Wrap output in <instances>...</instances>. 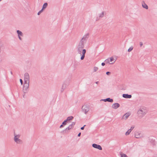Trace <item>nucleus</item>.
I'll return each mask as SVG.
<instances>
[{"instance_id":"f257e3e1","label":"nucleus","mask_w":157,"mask_h":157,"mask_svg":"<svg viewBox=\"0 0 157 157\" xmlns=\"http://www.w3.org/2000/svg\"><path fill=\"white\" fill-rule=\"evenodd\" d=\"M89 35V33L85 34L79 40L76 47L77 52L81 56L80 59L81 60H83L85 56L86 50L84 48Z\"/></svg>"},{"instance_id":"f03ea898","label":"nucleus","mask_w":157,"mask_h":157,"mask_svg":"<svg viewBox=\"0 0 157 157\" xmlns=\"http://www.w3.org/2000/svg\"><path fill=\"white\" fill-rule=\"evenodd\" d=\"M147 110L146 108L144 106L140 107L137 112V115L140 118H143L147 113Z\"/></svg>"},{"instance_id":"7ed1b4c3","label":"nucleus","mask_w":157,"mask_h":157,"mask_svg":"<svg viewBox=\"0 0 157 157\" xmlns=\"http://www.w3.org/2000/svg\"><path fill=\"white\" fill-rule=\"evenodd\" d=\"M13 136V140L15 143L17 144H21L22 143L21 134L14 133Z\"/></svg>"},{"instance_id":"20e7f679","label":"nucleus","mask_w":157,"mask_h":157,"mask_svg":"<svg viewBox=\"0 0 157 157\" xmlns=\"http://www.w3.org/2000/svg\"><path fill=\"white\" fill-rule=\"evenodd\" d=\"M82 110L83 113L87 115L90 110V106L87 104H85L82 106Z\"/></svg>"},{"instance_id":"39448f33","label":"nucleus","mask_w":157,"mask_h":157,"mask_svg":"<svg viewBox=\"0 0 157 157\" xmlns=\"http://www.w3.org/2000/svg\"><path fill=\"white\" fill-rule=\"evenodd\" d=\"M29 82H24L23 85L22 91L24 93L23 97L24 98L25 94L27 93L28 90L29 88Z\"/></svg>"},{"instance_id":"423d86ee","label":"nucleus","mask_w":157,"mask_h":157,"mask_svg":"<svg viewBox=\"0 0 157 157\" xmlns=\"http://www.w3.org/2000/svg\"><path fill=\"white\" fill-rule=\"evenodd\" d=\"M105 13L104 11H101L98 14L96 18V21L99 20L100 19L104 17L105 15Z\"/></svg>"},{"instance_id":"0eeeda50","label":"nucleus","mask_w":157,"mask_h":157,"mask_svg":"<svg viewBox=\"0 0 157 157\" xmlns=\"http://www.w3.org/2000/svg\"><path fill=\"white\" fill-rule=\"evenodd\" d=\"M24 82H30V76L28 73H25L24 75Z\"/></svg>"},{"instance_id":"6e6552de","label":"nucleus","mask_w":157,"mask_h":157,"mask_svg":"<svg viewBox=\"0 0 157 157\" xmlns=\"http://www.w3.org/2000/svg\"><path fill=\"white\" fill-rule=\"evenodd\" d=\"M135 136L136 138H140L143 136L142 133L140 131H136L135 133Z\"/></svg>"},{"instance_id":"1a4fd4ad","label":"nucleus","mask_w":157,"mask_h":157,"mask_svg":"<svg viewBox=\"0 0 157 157\" xmlns=\"http://www.w3.org/2000/svg\"><path fill=\"white\" fill-rule=\"evenodd\" d=\"M148 141L149 142L153 145L155 144V138L153 136H150L148 138Z\"/></svg>"},{"instance_id":"9d476101","label":"nucleus","mask_w":157,"mask_h":157,"mask_svg":"<svg viewBox=\"0 0 157 157\" xmlns=\"http://www.w3.org/2000/svg\"><path fill=\"white\" fill-rule=\"evenodd\" d=\"M17 36L19 39L21 40H22V38L21 37L23 36V34L19 30H17Z\"/></svg>"},{"instance_id":"9b49d317","label":"nucleus","mask_w":157,"mask_h":157,"mask_svg":"<svg viewBox=\"0 0 157 157\" xmlns=\"http://www.w3.org/2000/svg\"><path fill=\"white\" fill-rule=\"evenodd\" d=\"M75 124V122H72L71 123V124L69 125L68 126V127H67V128H66L64 130V131H65V133L66 132L67 130H70L72 129L73 128Z\"/></svg>"},{"instance_id":"f8f14e48","label":"nucleus","mask_w":157,"mask_h":157,"mask_svg":"<svg viewBox=\"0 0 157 157\" xmlns=\"http://www.w3.org/2000/svg\"><path fill=\"white\" fill-rule=\"evenodd\" d=\"M120 106V104L117 103L113 104L112 105V108L113 109H116L118 108Z\"/></svg>"},{"instance_id":"ddd939ff","label":"nucleus","mask_w":157,"mask_h":157,"mask_svg":"<svg viewBox=\"0 0 157 157\" xmlns=\"http://www.w3.org/2000/svg\"><path fill=\"white\" fill-rule=\"evenodd\" d=\"M92 146L93 147L98 149L99 150H102V148L101 146L97 144H92Z\"/></svg>"},{"instance_id":"4468645a","label":"nucleus","mask_w":157,"mask_h":157,"mask_svg":"<svg viewBox=\"0 0 157 157\" xmlns=\"http://www.w3.org/2000/svg\"><path fill=\"white\" fill-rule=\"evenodd\" d=\"M130 115V113L129 112H127L125 113L122 117V118L124 120H126L128 117Z\"/></svg>"},{"instance_id":"2eb2a0df","label":"nucleus","mask_w":157,"mask_h":157,"mask_svg":"<svg viewBox=\"0 0 157 157\" xmlns=\"http://www.w3.org/2000/svg\"><path fill=\"white\" fill-rule=\"evenodd\" d=\"M67 86V85L65 83H63L62 85V87L60 90L61 93H63Z\"/></svg>"},{"instance_id":"dca6fc26","label":"nucleus","mask_w":157,"mask_h":157,"mask_svg":"<svg viewBox=\"0 0 157 157\" xmlns=\"http://www.w3.org/2000/svg\"><path fill=\"white\" fill-rule=\"evenodd\" d=\"M101 101H103L105 102H106L107 101L110 102H113V99H111L110 98H108L105 99H101Z\"/></svg>"},{"instance_id":"f3484780","label":"nucleus","mask_w":157,"mask_h":157,"mask_svg":"<svg viewBox=\"0 0 157 157\" xmlns=\"http://www.w3.org/2000/svg\"><path fill=\"white\" fill-rule=\"evenodd\" d=\"M109 59L110 64H113L115 62L116 60V59H114V58L113 57L109 58Z\"/></svg>"},{"instance_id":"a211bd4d","label":"nucleus","mask_w":157,"mask_h":157,"mask_svg":"<svg viewBox=\"0 0 157 157\" xmlns=\"http://www.w3.org/2000/svg\"><path fill=\"white\" fill-rule=\"evenodd\" d=\"M141 4L142 7L146 10L148 9V6L145 3L144 1H143L141 2Z\"/></svg>"},{"instance_id":"6ab92c4d","label":"nucleus","mask_w":157,"mask_h":157,"mask_svg":"<svg viewBox=\"0 0 157 157\" xmlns=\"http://www.w3.org/2000/svg\"><path fill=\"white\" fill-rule=\"evenodd\" d=\"M122 96L123 98H130L132 97L131 95H128V94H123Z\"/></svg>"},{"instance_id":"aec40b11","label":"nucleus","mask_w":157,"mask_h":157,"mask_svg":"<svg viewBox=\"0 0 157 157\" xmlns=\"http://www.w3.org/2000/svg\"><path fill=\"white\" fill-rule=\"evenodd\" d=\"M48 3H44V5H43V6L42 7V9H41L43 10H44V9H45L48 6Z\"/></svg>"},{"instance_id":"412c9836","label":"nucleus","mask_w":157,"mask_h":157,"mask_svg":"<svg viewBox=\"0 0 157 157\" xmlns=\"http://www.w3.org/2000/svg\"><path fill=\"white\" fill-rule=\"evenodd\" d=\"M74 118L72 116H70L68 117H67L66 120L67 121H70L72 120V119Z\"/></svg>"},{"instance_id":"4be33fe9","label":"nucleus","mask_w":157,"mask_h":157,"mask_svg":"<svg viewBox=\"0 0 157 157\" xmlns=\"http://www.w3.org/2000/svg\"><path fill=\"white\" fill-rule=\"evenodd\" d=\"M131 130H130L129 129L128 131H127L125 133V135L126 136H128V135L130 133V132H131Z\"/></svg>"},{"instance_id":"5701e85b","label":"nucleus","mask_w":157,"mask_h":157,"mask_svg":"<svg viewBox=\"0 0 157 157\" xmlns=\"http://www.w3.org/2000/svg\"><path fill=\"white\" fill-rule=\"evenodd\" d=\"M120 155L121 157H128V156L125 154L123 153H121Z\"/></svg>"},{"instance_id":"b1692460","label":"nucleus","mask_w":157,"mask_h":157,"mask_svg":"<svg viewBox=\"0 0 157 157\" xmlns=\"http://www.w3.org/2000/svg\"><path fill=\"white\" fill-rule=\"evenodd\" d=\"M105 63H109L110 64V61H109V58H108V59H106L105 60Z\"/></svg>"},{"instance_id":"393cba45","label":"nucleus","mask_w":157,"mask_h":157,"mask_svg":"<svg viewBox=\"0 0 157 157\" xmlns=\"http://www.w3.org/2000/svg\"><path fill=\"white\" fill-rule=\"evenodd\" d=\"M98 70V68L97 67H94L93 70L94 72H96Z\"/></svg>"},{"instance_id":"a878e982","label":"nucleus","mask_w":157,"mask_h":157,"mask_svg":"<svg viewBox=\"0 0 157 157\" xmlns=\"http://www.w3.org/2000/svg\"><path fill=\"white\" fill-rule=\"evenodd\" d=\"M133 49V47L132 46H131L128 49V52H130Z\"/></svg>"},{"instance_id":"bb28decb","label":"nucleus","mask_w":157,"mask_h":157,"mask_svg":"<svg viewBox=\"0 0 157 157\" xmlns=\"http://www.w3.org/2000/svg\"><path fill=\"white\" fill-rule=\"evenodd\" d=\"M67 121L66 120H65L62 123L63 125H66L67 124Z\"/></svg>"},{"instance_id":"cd10ccee","label":"nucleus","mask_w":157,"mask_h":157,"mask_svg":"<svg viewBox=\"0 0 157 157\" xmlns=\"http://www.w3.org/2000/svg\"><path fill=\"white\" fill-rule=\"evenodd\" d=\"M43 10L41 9L38 13L37 15H40V13L43 12Z\"/></svg>"},{"instance_id":"c85d7f7f","label":"nucleus","mask_w":157,"mask_h":157,"mask_svg":"<svg viewBox=\"0 0 157 157\" xmlns=\"http://www.w3.org/2000/svg\"><path fill=\"white\" fill-rule=\"evenodd\" d=\"M20 83H21V85H22L23 84V82L22 80V79H20Z\"/></svg>"},{"instance_id":"c756f323","label":"nucleus","mask_w":157,"mask_h":157,"mask_svg":"<svg viewBox=\"0 0 157 157\" xmlns=\"http://www.w3.org/2000/svg\"><path fill=\"white\" fill-rule=\"evenodd\" d=\"M134 126H131L130 128L129 129L130 130H131V131L132 130L134 129Z\"/></svg>"},{"instance_id":"7c9ffc66","label":"nucleus","mask_w":157,"mask_h":157,"mask_svg":"<svg viewBox=\"0 0 157 157\" xmlns=\"http://www.w3.org/2000/svg\"><path fill=\"white\" fill-rule=\"evenodd\" d=\"M110 73H111L109 72H106V75H110Z\"/></svg>"},{"instance_id":"2f4dec72","label":"nucleus","mask_w":157,"mask_h":157,"mask_svg":"<svg viewBox=\"0 0 157 157\" xmlns=\"http://www.w3.org/2000/svg\"><path fill=\"white\" fill-rule=\"evenodd\" d=\"M140 46L141 47L143 45V44L142 42H140Z\"/></svg>"},{"instance_id":"473e14b6","label":"nucleus","mask_w":157,"mask_h":157,"mask_svg":"<svg viewBox=\"0 0 157 157\" xmlns=\"http://www.w3.org/2000/svg\"><path fill=\"white\" fill-rule=\"evenodd\" d=\"M85 126H86L85 125H84L83 127H81V130H83V129H84V127H85Z\"/></svg>"},{"instance_id":"72a5a7b5","label":"nucleus","mask_w":157,"mask_h":157,"mask_svg":"<svg viewBox=\"0 0 157 157\" xmlns=\"http://www.w3.org/2000/svg\"><path fill=\"white\" fill-rule=\"evenodd\" d=\"M101 65L102 66H104L105 65V63H101Z\"/></svg>"},{"instance_id":"f704fd0d","label":"nucleus","mask_w":157,"mask_h":157,"mask_svg":"<svg viewBox=\"0 0 157 157\" xmlns=\"http://www.w3.org/2000/svg\"><path fill=\"white\" fill-rule=\"evenodd\" d=\"M63 127V125L62 124H61L60 126V128H62V127Z\"/></svg>"},{"instance_id":"c9c22d12","label":"nucleus","mask_w":157,"mask_h":157,"mask_svg":"<svg viewBox=\"0 0 157 157\" xmlns=\"http://www.w3.org/2000/svg\"><path fill=\"white\" fill-rule=\"evenodd\" d=\"M81 133L80 132L79 133H78V136H80L81 135Z\"/></svg>"},{"instance_id":"e433bc0d","label":"nucleus","mask_w":157,"mask_h":157,"mask_svg":"<svg viewBox=\"0 0 157 157\" xmlns=\"http://www.w3.org/2000/svg\"><path fill=\"white\" fill-rule=\"evenodd\" d=\"M98 82H96V83L97 84H98Z\"/></svg>"},{"instance_id":"4c0bfd02","label":"nucleus","mask_w":157,"mask_h":157,"mask_svg":"<svg viewBox=\"0 0 157 157\" xmlns=\"http://www.w3.org/2000/svg\"><path fill=\"white\" fill-rule=\"evenodd\" d=\"M64 132V131H63L62 132Z\"/></svg>"},{"instance_id":"58836bf2","label":"nucleus","mask_w":157,"mask_h":157,"mask_svg":"<svg viewBox=\"0 0 157 157\" xmlns=\"http://www.w3.org/2000/svg\"><path fill=\"white\" fill-rule=\"evenodd\" d=\"M67 157H69V156H67Z\"/></svg>"},{"instance_id":"ea45409f","label":"nucleus","mask_w":157,"mask_h":157,"mask_svg":"<svg viewBox=\"0 0 157 157\" xmlns=\"http://www.w3.org/2000/svg\"><path fill=\"white\" fill-rule=\"evenodd\" d=\"M157 157V156H156H156H155V157Z\"/></svg>"}]
</instances>
